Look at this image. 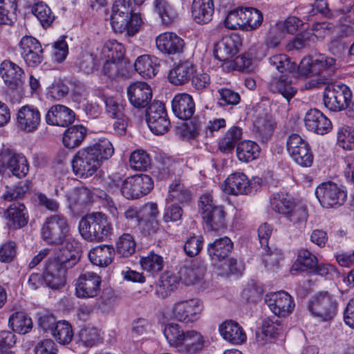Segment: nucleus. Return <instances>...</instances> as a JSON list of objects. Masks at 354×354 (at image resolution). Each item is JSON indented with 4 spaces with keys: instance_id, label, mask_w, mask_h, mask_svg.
<instances>
[{
    "instance_id": "f257e3e1",
    "label": "nucleus",
    "mask_w": 354,
    "mask_h": 354,
    "mask_svg": "<svg viewBox=\"0 0 354 354\" xmlns=\"http://www.w3.org/2000/svg\"><path fill=\"white\" fill-rule=\"evenodd\" d=\"M113 151L112 144L106 139L79 150L72 160L74 174L80 178L91 176L97 171L102 160L111 157Z\"/></svg>"
},
{
    "instance_id": "f03ea898",
    "label": "nucleus",
    "mask_w": 354,
    "mask_h": 354,
    "mask_svg": "<svg viewBox=\"0 0 354 354\" xmlns=\"http://www.w3.org/2000/svg\"><path fill=\"white\" fill-rule=\"evenodd\" d=\"M69 230L66 218L62 214H53L45 218L41 236L46 243L59 245V252L79 251V242L69 236Z\"/></svg>"
},
{
    "instance_id": "7ed1b4c3",
    "label": "nucleus",
    "mask_w": 354,
    "mask_h": 354,
    "mask_svg": "<svg viewBox=\"0 0 354 354\" xmlns=\"http://www.w3.org/2000/svg\"><path fill=\"white\" fill-rule=\"evenodd\" d=\"M79 251L59 252L57 257L48 260L43 271V280L52 289L62 288L66 283V272L77 264Z\"/></svg>"
},
{
    "instance_id": "20e7f679",
    "label": "nucleus",
    "mask_w": 354,
    "mask_h": 354,
    "mask_svg": "<svg viewBox=\"0 0 354 354\" xmlns=\"http://www.w3.org/2000/svg\"><path fill=\"white\" fill-rule=\"evenodd\" d=\"M203 310V302L197 298L176 301L171 308V317L179 322L192 324L198 321Z\"/></svg>"
},
{
    "instance_id": "39448f33",
    "label": "nucleus",
    "mask_w": 354,
    "mask_h": 354,
    "mask_svg": "<svg viewBox=\"0 0 354 354\" xmlns=\"http://www.w3.org/2000/svg\"><path fill=\"white\" fill-rule=\"evenodd\" d=\"M315 193L321 205L325 208L338 207L344 205L347 198L345 188L331 181L321 183Z\"/></svg>"
},
{
    "instance_id": "423d86ee",
    "label": "nucleus",
    "mask_w": 354,
    "mask_h": 354,
    "mask_svg": "<svg viewBox=\"0 0 354 354\" xmlns=\"http://www.w3.org/2000/svg\"><path fill=\"white\" fill-rule=\"evenodd\" d=\"M6 169L17 178H23L28 173L29 165L23 153L3 146L0 149V172Z\"/></svg>"
},
{
    "instance_id": "0eeeda50",
    "label": "nucleus",
    "mask_w": 354,
    "mask_h": 354,
    "mask_svg": "<svg viewBox=\"0 0 354 354\" xmlns=\"http://www.w3.org/2000/svg\"><path fill=\"white\" fill-rule=\"evenodd\" d=\"M351 96L352 93L346 85L330 83L324 90V103L329 110L339 111L348 106Z\"/></svg>"
},
{
    "instance_id": "6e6552de",
    "label": "nucleus",
    "mask_w": 354,
    "mask_h": 354,
    "mask_svg": "<svg viewBox=\"0 0 354 354\" xmlns=\"http://www.w3.org/2000/svg\"><path fill=\"white\" fill-rule=\"evenodd\" d=\"M153 187V182L149 176L135 175L123 180L120 192L127 199H135L147 194Z\"/></svg>"
},
{
    "instance_id": "1a4fd4ad",
    "label": "nucleus",
    "mask_w": 354,
    "mask_h": 354,
    "mask_svg": "<svg viewBox=\"0 0 354 354\" xmlns=\"http://www.w3.org/2000/svg\"><path fill=\"white\" fill-rule=\"evenodd\" d=\"M308 310L314 317L320 320L328 321L336 314L337 302L328 292H321L310 301Z\"/></svg>"
},
{
    "instance_id": "9d476101",
    "label": "nucleus",
    "mask_w": 354,
    "mask_h": 354,
    "mask_svg": "<svg viewBox=\"0 0 354 354\" xmlns=\"http://www.w3.org/2000/svg\"><path fill=\"white\" fill-rule=\"evenodd\" d=\"M287 150L297 165L309 167L313 162V155L308 142L297 134H292L287 140Z\"/></svg>"
},
{
    "instance_id": "9b49d317",
    "label": "nucleus",
    "mask_w": 354,
    "mask_h": 354,
    "mask_svg": "<svg viewBox=\"0 0 354 354\" xmlns=\"http://www.w3.org/2000/svg\"><path fill=\"white\" fill-rule=\"evenodd\" d=\"M260 185V178H254L250 181L243 173L235 172L226 178L222 187L223 191L228 194L239 195L250 194L253 189L257 190Z\"/></svg>"
},
{
    "instance_id": "f8f14e48",
    "label": "nucleus",
    "mask_w": 354,
    "mask_h": 354,
    "mask_svg": "<svg viewBox=\"0 0 354 354\" xmlns=\"http://www.w3.org/2000/svg\"><path fill=\"white\" fill-rule=\"evenodd\" d=\"M146 120L149 128L156 135H162L169 129L170 121L165 105L161 102H154L149 106Z\"/></svg>"
},
{
    "instance_id": "ddd939ff",
    "label": "nucleus",
    "mask_w": 354,
    "mask_h": 354,
    "mask_svg": "<svg viewBox=\"0 0 354 354\" xmlns=\"http://www.w3.org/2000/svg\"><path fill=\"white\" fill-rule=\"evenodd\" d=\"M101 283V277L97 274L84 272L75 280V295L81 299L94 298L100 293Z\"/></svg>"
},
{
    "instance_id": "4468645a",
    "label": "nucleus",
    "mask_w": 354,
    "mask_h": 354,
    "mask_svg": "<svg viewBox=\"0 0 354 354\" xmlns=\"http://www.w3.org/2000/svg\"><path fill=\"white\" fill-rule=\"evenodd\" d=\"M337 68L336 60L324 55L315 58H304L299 66L300 72L304 75H319L324 72H333Z\"/></svg>"
},
{
    "instance_id": "2eb2a0df",
    "label": "nucleus",
    "mask_w": 354,
    "mask_h": 354,
    "mask_svg": "<svg viewBox=\"0 0 354 354\" xmlns=\"http://www.w3.org/2000/svg\"><path fill=\"white\" fill-rule=\"evenodd\" d=\"M21 55L26 64L35 67L41 63L44 59L41 44L31 36H24L19 42Z\"/></svg>"
},
{
    "instance_id": "dca6fc26",
    "label": "nucleus",
    "mask_w": 354,
    "mask_h": 354,
    "mask_svg": "<svg viewBox=\"0 0 354 354\" xmlns=\"http://www.w3.org/2000/svg\"><path fill=\"white\" fill-rule=\"evenodd\" d=\"M266 302L270 310L278 317L288 315L295 307L292 297L283 290L267 294Z\"/></svg>"
},
{
    "instance_id": "f3484780",
    "label": "nucleus",
    "mask_w": 354,
    "mask_h": 354,
    "mask_svg": "<svg viewBox=\"0 0 354 354\" xmlns=\"http://www.w3.org/2000/svg\"><path fill=\"white\" fill-rule=\"evenodd\" d=\"M110 23L114 32H126L129 36H133L138 31L142 19L138 13L129 15L111 14Z\"/></svg>"
},
{
    "instance_id": "a211bd4d",
    "label": "nucleus",
    "mask_w": 354,
    "mask_h": 354,
    "mask_svg": "<svg viewBox=\"0 0 354 354\" xmlns=\"http://www.w3.org/2000/svg\"><path fill=\"white\" fill-rule=\"evenodd\" d=\"M0 75L7 86L11 89H17L22 85L25 73L19 65L6 59L0 64Z\"/></svg>"
},
{
    "instance_id": "6ab92c4d",
    "label": "nucleus",
    "mask_w": 354,
    "mask_h": 354,
    "mask_svg": "<svg viewBox=\"0 0 354 354\" xmlns=\"http://www.w3.org/2000/svg\"><path fill=\"white\" fill-rule=\"evenodd\" d=\"M127 96L131 105L137 109L148 106L152 98L150 86L144 82H136L127 88Z\"/></svg>"
},
{
    "instance_id": "aec40b11",
    "label": "nucleus",
    "mask_w": 354,
    "mask_h": 354,
    "mask_svg": "<svg viewBox=\"0 0 354 354\" xmlns=\"http://www.w3.org/2000/svg\"><path fill=\"white\" fill-rule=\"evenodd\" d=\"M45 120L49 125L68 127L74 122L75 113L64 105H53L47 111Z\"/></svg>"
},
{
    "instance_id": "412c9836",
    "label": "nucleus",
    "mask_w": 354,
    "mask_h": 354,
    "mask_svg": "<svg viewBox=\"0 0 354 354\" xmlns=\"http://www.w3.org/2000/svg\"><path fill=\"white\" fill-rule=\"evenodd\" d=\"M306 129L317 134L324 135L332 129L330 120L317 109H310L305 115Z\"/></svg>"
},
{
    "instance_id": "4be33fe9",
    "label": "nucleus",
    "mask_w": 354,
    "mask_h": 354,
    "mask_svg": "<svg viewBox=\"0 0 354 354\" xmlns=\"http://www.w3.org/2000/svg\"><path fill=\"white\" fill-rule=\"evenodd\" d=\"M17 120L18 127L21 130L32 132L38 128L41 115L37 109L26 105L19 110Z\"/></svg>"
},
{
    "instance_id": "5701e85b",
    "label": "nucleus",
    "mask_w": 354,
    "mask_h": 354,
    "mask_svg": "<svg viewBox=\"0 0 354 354\" xmlns=\"http://www.w3.org/2000/svg\"><path fill=\"white\" fill-rule=\"evenodd\" d=\"M156 44L160 52L167 55H176L183 52L185 43L176 33L166 32L156 37Z\"/></svg>"
},
{
    "instance_id": "b1692460",
    "label": "nucleus",
    "mask_w": 354,
    "mask_h": 354,
    "mask_svg": "<svg viewBox=\"0 0 354 354\" xmlns=\"http://www.w3.org/2000/svg\"><path fill=\"white\" fill-rule=\"evenodd\" d=\"M240 45V38L238 35L225 37L216 44L214 57L219 61L231 59L238 53Z\"/></svg>"
},
{
    "instance_id": "393cba45",
    "label": "nucleus",
    "mask_w": 354,
    "mask_h": 354,
    "mask_svg": "<svg viewBox=\"0 0 354 354\" xmlns=\"http://www.w3.org/2000/svg\"><path fill=\"white\" fill-rule=\"evenodd\" d=\"M171 108L176 117L186 120L193 115L195 111V104L190 95L183 93L174 96L171 101Z\"/></svg>"
},
{
    "instance_id": "a878e982",
    "label": "nucleus",
    "mask_w": 354,
    "mask_h": 354,
    "mask_svg": "<svg viewBox=\"0 0 354 354\" xmlns=\"http://www.w3.org/2000/svg\"><path fill=\"white\" fill-rule=\"evenodd\" d=\"M219 333L222 337L232 344H241L247 339L243 328L233 320H226L219 326Z\"/></svg>"
},
{
    "instance_id": "bb28decb",
    "label": "nucleus",
    "mask_w": 354,
    "mask_h": 354,
    "mask_svg": "<svg viewBox=\"0 0 354 354\" xmlns=\"http://www.w3.org/2000/svg\"><path fill=\"white\" fill-rule=\"evenodd\" d=\"M268 88L274 93L281 94L288 101L297 93V89L291 84L288 75H273L268 82Z\"/></svg>"
},
{
    "instance_id": "cd10ccee",
    "label": "nucleus",
    "mask_w": 354,
    "mask_h": 354,
    "mask_svg": "<svg viewBox=\"0 0 354 354\" xmlns=\"http://www.w3.org/2000/svg\"><path fill=\"white\" fill-rule=\"evenodd\" d=\"M4 216L7 225L12 228L17 229L25 226L28 223V214L25 205L21 203H14L6 209Z\"/></svg>"
},
{
    "instance_id": "c85d7f7f",
    "label": "nucleus",
    "mask_w": 354,
    "mask_h": 354,
    "mask_svg": "<svg viewBox=\"0 0 354 354\" xmlns=\"http://www.w3.org/2000/svg\"><path fill=\"white\" fill-rule=\"evenodd\" d=\"M233 248V242L227 236L215 239L207 245V250L209 257L215 261L225 259Z\"/></svg>"
},
{
    "instance_id": "c756f323",
    "label": "nucleus",
    "mask_w": 354,
    "mask_h": 354,
    "mask_svg": "<svg viewBox=\"0 0 354 354\" xmlns=\"http://www.w3.org/2000/svg\"><path fill=\"white\" fill-rule=\"evenodd\" d=\"M194 72L195 68L191 62H180L170 70L168 80L174 85H183L190 80Z\"/></svg>"
},
{
    "instance_id": "7c9ffc66",
    "label": "nucleus",
    "mask_w": 354,
    "mask_h": 354,
    "mask_svg": "<svg viewBox=\"0 0 354 354\" xmlns=\"http://www.w3.org/2000/svg\"><path fill=\"white\" fill-rule=\"evenodd\" d=\"M214 12L213 0H193L192 14L194 20L200 24L209 23Z\"/></svg>"
},
{
    "instance_id": "2f4dec72",
    "label": "nucleus",
    "mask_w": 354,
    "mask_h": 354,
    "mask_svg": "<svg viewBox=\"0 0 354 354\" xmlns=\"http://www.w3.org/2000/svg\"><path fill=\"white\" fill-rule=\"evenodd\" d=\"M90 261L100 267H106L113 260L115 249L110 245H102L92 248L88 252Z\"/></svg>"
},
{
    "instance_id": "473e14b6",
    "label": "nucleus",
    "mask_w": 354,
    "mask_h": 354,
    "mask_svg": "<svg viewBox=\"0 0 354 354\" xmlns=\"http://www.w3.org/2000/svg\"><path fill=\"white\" fill-rule=\"evenodd\" d=\"M205 227L210 231H218L225 227V213L221 206L201 214Z\"/></svg>"
},
{
    "instance_id": "72a5a7b5",
    "label": "nucleus",
    "mask_w": 354,
    "mask_h": 354,
    "mask_svg": "<svg viewBox=\"0 0 354 354\" xmlns=\"http://www.w3.org/2000/svg\"><path fill=\"white\" fill-rule=\"evenodd\" d=\"M135 70L143 77L151 78L159 70V64L156 57L144 55L137 58L134 63Z\"/></svg>"
},
{
    "instance_id": "f704fd0d",
    "label": "nucleus",
    "mask_w": 354,
    "mask_h": 354,
    "mask_svg": "<svg viewBox=\"0 0 354 354\" xmlns=\"http://www.w3.org/2000/svg\"><path fill=\"white\" fill-rule=\"evenodd\" d=\"M86 135V129L80 124L73 125L65 130L62 136V143L68 149L79 147Z\"/></svg>"
},
{
    "instance_id": "c9c22d12",
    "label": "nucleus",
    "mask_w": 354,
    "mask_h": 354,
    "mask_svg": "<svg viewBox=\"0 0 354 354\" xmlns=\"http://www.w3.org/2000/svg\"><path fill=\"white\" fill-rule=\"evenodd\" d=\"M178 277L174 274L165 272L161 275L156 287V295L161 299L167 298L177 288Z\"/></svg>"
},
{
    "instance_id": "e433bc0d",
    "label": "nucleus",
    "mask_w": 354,
    "mask_h": 354,
    "mask_svg": "<svg viewBox=\"0 0 354 354\" xmlns=\"http://www.w3.org/2000/svg\"><path fill=\"white\" fill-rule=\"evenodd\" d=\"M261 333H256V341L259 346H263L268 343L265 337L272 338L277 334L281 328L280 321L276 317H267L262 322Z\"/></svg>"
},
{
    "instance_id": "4c0bfd02",
    "label": "nucleus",
    "mask_w": 354,
    "mask_h": 354,
    "mask_svg": "<svg viewBox=\"0 0 354 354\" xmlns=\"http://www.w3.org/2000/svg\"><path fill=\"white\" fill-rule=\"evenodd\" d=\"M285 217L293 227L301 232L306 228L308 218L307 207L302 204H295Z\"/></svg>"
},
{
    "instance_id": "58836bf2",
    "label": "nucleus",
    "mask_w": 354,
    "mask_h": 354,
    "mask_svg": "<svg viewBox=\"0 0 354 354\" xmlns=\"http://www.w3.org/2000/svg\"><path fill=\"white\" fill-rule=\"evenodd\" d=\"M153 10L165 24L171 23L178 17L176 10L167 0H154Z\"/></svg>"
},
{
    "instance_id": "ea45409f",
    "label": "nucleus",
    "mask_w": 354,
    "mask_h": 354,
    "mask_svg": "<svg viewBox=\"0 0 354 354\" xmlns=\"http://www.w3.org/2000/svg\"><path fill=\"white\" fill-rule=\"evenodd\" d=\"M270 203L273 211L284 216L296 204L288 194L284 193L274 194L270 199Z\"/></svg>"
},
{
    "instance_id": "a19ab883",
    "label": "nucleus",
    "mask_w": 354,
    "mask_h": 354,
    "mask_svg": "<svg viewBox=\"0 0 354 354\" xmlns=\"http://www.w3.org/2000/svg\"><path fill=\"white\" fill-rule=\"evenodd\" d=\"M204 343V337L199 332L194 330H187L180 351L196 353L202 349Z\"/></svg>"
},
{
    "instance_id": "79ce46f5",
    "label": "nucleus",
    "mask_w": 354,
    "mask_h": 354,
    "mask_svg": "<svg viewBox=\"0 0 354 354\" xmlns=\"http://www.w3.org/2000/svg\"><path fill=\"white\" fill-rule=\"evenodd\" d=\"M185 331L182 327L175 323L168 324L164 329V335L169 344L178 348L180 351L183 344Z\"/></svg>"
},
{
    "instance_id": "37998d69",
    "label": "nucleus",
    "mask_w": 354,
    "mask_h": 354,
    "mask_svg": "<svg viewBox=\"0 0 354 354\" xmlns=\"http://www.w3.org/2000/svg\"><path fill=\"white\" fill-rule=\"evenodd\" d=\"M260 147L251 140L241 142L236 147V156L239 160L248 162L256 159L259 154Z\"/></svg>"
},
{
    "instance_id": "c03bdc74",
    "label": "nucleus",
    "mask_w": 354,
    "mask_h": 354,
    "mask_svg": "<svg viewBox=\"0 0 354 354\" xmlns=\"http://www.w3.org/2000/svg\"><path fill=\"white\" fill-rule=\"evenodd\" d=\"M263 21V13L251 7L243 8V31H253L258 29Z\"/></svg>"
},
{
    "instance_id": "a18cd8bd",
    "label": "nucleus",
    "mask_w": 354,
    "mask_h": 354,
    "mask_svg": "<svg viewBox=\"0 0 354 354\" xmlns=\"http://www.w3.org/2000/svg\"><path fill=\"white\" fill-rule=\"evenodd\" d=\"M191 199V192L179 180H175L170 185L166 199L167 202L185 203Z\"/></svg>"
},
{
    "instance_id": "49530a36",
    "label": "nucleus",
    "mask_w": 354,
    "mask_h": 354,
    "mask_svg": "<svg viewBox=\"0 0 354 354\" xmlns=\"http://www.w3.org/2000/svg\"><path fill=\"white\" fill-rule=\"evenodd\" d=\"M336 145L344 150L354 149V128L343 124L339 127L336 133Z\"/></svg>"
},
{
    "instance_id": "de8ad7c7",
    "label": "nucleus",
    "mask_w": 354,
    "mask_h": 354,
    "mask_svg": "<svg viewBox=\"0 0 354 354\" xmlns=\"http://www.w3.org/2000/svg\"><path fill=\"white\" fill-rule=\"evenodd\" d=\"M257 133L263 142L270 138L276 127V122L271 115L264 114L259 115L254 122Z\"/></svg>"
},
{
    "instance_id": "09e8293b",
    "label": "nucleus",
    "mask_w": 354,
    "mask_h": 354,
    "mask_svg": "<svg viewBox=\"0 0 354 354\" xmlns=\"http://www.w3.org/2000/svg\"><path fill=\"white\" fill-rule=\"evenodd\" d=\"M12 329L19 334L28 333L32 327V319L24 312L12 314L8 322Z\"/></svg>"
},
{
    "instance_id": "8fccbe9b",
    "label": "nucleus",
    "mask_w": 354,
    "mask_h": 354,
    "mask_svg": "<svg viewBox=\"0 0 354 354\" xmlns=\"http://www.w3.org/2000/svg\"><path fill=\"white\" fill-rule=\"evenodd\" d=\"M102 59L105 60L122 59L124 55L123 45L116 40L110 39L106 41L101 48Z\"/></svg>"
},
{
    "instance_id": "3c124183",
    "label": "nucleus",
    "mask_w": 354,
    "mask_h": 354,
    "mask_svg": "<svg viewBox=\"0 0 354 354\" xmlns=\"http://www.w3.org/2000/svg\"><path fill=\"white\" fill-rule=\"evenodd\" d=\"M272 227L266 223L259 226L258 229V236L261 247L264 248L266 252L264 257V261L268 263H278V259L272 257V256H277V254L274 253H270V248H268V240L272 234Z\"/></svg>"
},
{
    "instance_id": "603ef678",
    "label": "nucleus",
    "mask_w": 354,
    "mask_h": 354,
    "mask_svg": "<svg viewBox=\"0 0 354 354\" xmlns=\"http://www.w3.org/2000/svg\"><path fill=\"white\" fill-rule=\"evenodd\" d=\"M140 263L144 270L152 274L160 272L164 267L163 258L153 251L141 257Z\"/></svg>"
},
{
    "instance_id": "864d4df0",
    "label": "nucleus",
    "mask_w": 354,
    "mask_h": 354,
    "mask_svg": "<svg viewBox=\"0 0 354 354\" xmlns=\"http://www.w3.org/2000/svg\"><path fill=\"white\" fill-rule=\"evenodd\" d=\"M242 129L238 127H231L218 142V148L223 153L231 152L241 138Z\"/></svg>"
},
{
    "instance_id": "5fc2aeb1",
    "label": "nucleus",
    "mask_w": 354,
    "mask_h": 354,
    "mask_svg": "<svg viewBox=\"0 0 354 354\" xmlns=\"http://www.w3.org/2000/svg\"><path fill=\"white\" fill-rule=\"evenodd\" d=\"M52 335L61 344H66L71 342L73 331L71 325L66 321H59L52 330Z\"/></svg>"
},
{
    "instance_id": "6e6d98bb",
    "label": "nucleus",
    "mask_w": 354,
    "mask_h": 354,
    "mask_svg": "<svg viewBox=\"0 0 354 354\" xmlns=\"http://www.w3.org/2000/svg\"><path fill=\"white\" fill-rule=\"evenodd\" d=\"M95 227V213H92L81 218L78 228L83 239L88 241H95L96 240Z\"/></svg>"
},
{
    "instance_id": "4d7b16f0",
    "label": "nucleus",
    "mask_w": 354,
    "mask_h": 354,
    "mask_svg": "<svg viewBox=\"0 0 354 354\" xmlns=\"http://www.w3.org/2000/svg\"><path fill=\"white\" fill-rule=\"evenodd\" d=\"M95 225L96 231L95 241H104L111 234L113 229L105 214L100 212L95 213Z\"/></svg>"
},
{
    "instance_id": "13d9d810",
    "label": "nucleus",
    "mask_w": 354,
    "mask_h": 354,
    "mask_svg": "<svg viewBox=\"0 0 354 354\" xmlns=\"http://www.w3.org/2000/svg\"><path fill=\"white\" fill-rule=\"evenodd\" d=\"M31 10L44 28L49 27L55 19V15L50 8L44 2L35 3Z\"/></svg>"
},
{
    "instance_id": "bf43d9fd",
    "label": "nucleus",
    "mask_w": 354,
    "mask_h": 354,
    "mask_svg": "<svg viewBox=\"0 0 354 354\" xmlns=\"http://www.w3.org/2000/svg\"><path fill=\"white\" fill-rule=\"evenodd\" d=\"M17 5L15 0H1L0 24H12L17 19Z\"/></svg>"
},
{
    "instance_id": "052dcab7",
    "label": "nucleus",
    "mask_w": 354,
    "mask_h": 354,
    "mask_svg": "<svg viewBox=\"0 0 354 354\" xmlns=\"http://www.w3.org/2000/svg\"><path fill=\"white\" fill-rule=\"evenodd\" d=\"M269 63L281 75H288L295 69V63L292 62L290 58L283 54L276 55L269 59Z\"/></svg>"
},
{
    "instance_id": "680f3d73",
    "label": "nucleus",
    "mask_w": 354,
    "mask_h": 354,
    "mask_svg": "<svg viewBox=\"0 0 354 354\" xmlns=\"http://www.w3.org/2000/svg\"><path fill=\"white\" fill-rule=\"evenodd\" d=\"M129 165L136 171H145L149 167L151 160L145 151L138 149L131 153Z\"/></svg>"
},
{
    "instance_id": "e2e57ef3",
    "label": "nucleus",
    "mask_w": 354,
    "mask_h": 354,
    "mask_svg": "<svg viewBox=\"0 0 354 354\" xmlns=\"http://www.w3.org/2000/svg\"><path fill=\"white\" fill-rule=\"evenodd\" d=\"M31 188V183L29 180L20 181L12 187H6V191L3 197L6 201H12L21 198L29 192Z\"/></svg>"
},
{
    "instance_id": "0e129e2a",
    "label": "nucleus",
    "mask_w": 354,
    "mask_h": 354,
    "mask_svg": "<svg viewBox=\"0 0 354 354\" xmlns=\"http://www.w3.org/2000/svg\"><path fill=\"white\" fill-rule=\"evenodd\" d=\"M117 251L122 257H128L136 251V243L130 234H123L116 243Z\"/></svg>"
},
{
    "instance_id": "69168bd1",
    "label": "nucleus",
    "mask_w": 354,
    "mask_h": 354,
    "mask_svg": "<svg viewBox=\"0 0 354 354\" xmlns=\"http://www.w3.org/2000/svg\"><path fill=\"white\" fill-rule=\"evenodd\" d=\"M103 72L110 78L123 76L126 73L125 62L123 59L119 60H105Z\"/></svg>"
},
{
    "instance_id": "338daca9",
    "label": "nucleus",
    "mask_w": 354,
    "mask_h": 354,
    "mask_svg": "<svg viewBox=\"0 0 354 354\" xmlns=\"http://www.w3.org/2000/svg\"><path fill=\"white\" fill-rule=\"evenodd\" d=\"M178 281L186 286L194 285L202 279L203 273L198 269L189 267L182 268L179 272Z\"/></svg>"
},
{
    "instance_id": "774afa93",
    "label": "nucleus",
    "mask_w": 354,
    "mask_h": 354,
    "mask_svg": "<svg viewBox=\"0 0 354 354\" xmlns=\"http://www.w3.org/2000/svg\"><path fill=\"white\" fill-rule=\"evenodd\" d=\"M314 43L315 37L313 35H311L310 32H304L298 35L293 39L290 41V42L287 45V48L289 50H299L304 48L309 47Z\"/></svg>"
}]
</instances>
